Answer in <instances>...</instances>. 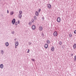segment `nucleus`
Segmentation results:
<instances>
[{"mask_svg": "<svg viewBox=\"0 0 76 76\" xmlns=\"http://www.w3.org/2000/svg\"><path fill=\"white\" fill-rule=\"evenodd\" d=\"M53 35L55 37H57L58 35V33L57 31H55L53 33Z\"/></svg>", "mask_w": 76, "mask_h": 76, "instance_id": "1", "label": "nucleus"}, {"mask_svg": "<svg viewBox=\"0 0 76 76\" xmlns=\"http://www.w3.org/2000/svg\"><path fill=\"white\" fill-rule=\"evenodd\" d=\"M47 7L48 9H51V5L50 4H47Z\"/></svg>", "mask_w": 76, "mask_h": 76, "instance_id": "2", "label": "nucleus"}, {"mask_svg": "<svg viewBox=\"0 0 76 76\" xmlns=\"http://www.w3.org/2000/svg\"><path fill=\"white\" fill-rule=\"evenodd\" d=\"M60 21H61V18H57V22H60Z\"/></svg>", "mask_w": 76, "mask_h": 76, "instance_id": "3", "label": "nucleus"}, {"mask_svg": "<svg viewBox=\"0 0 76 76\" xmlns=\"http://www.w3.org/2000/svg\"><path fill=\"white\" fill-rule=\"evenodd\" d=\"M39 29L40 31H42L43 29V28L42 26H40L39 27Z\"/></svg>", "mask_w": 76, "mask_h": 76, "instance_id": "4", "label": "nucleus"}, {"mask_svg": "<svg viewBox=\"0 0 76 76\" xmlns=\"http://www.w3.org/2000/svg\"><path fill=\"white\" fill-rule=\"evenodd\" d=\"M35 15L36 16H38L39 15V13L37 11H36L35 12Z\"/></svg>", "mask_w": 76, "mask_h": 76, "instance_id": "5", "label": "nucleus"}, {"mask_svg": "<svg viewBox=\"0 0 76 76\" xmlns=\"http://www.w3.org/2000/svg\"><path fill=\"white\" fill-rule=\"evenodd\" d=\"M32 28L33 30H35V29H36V27H35V25H33L32 26Z\"/></svg>", "mask_w": 76, "mask_h": 76, "instance_id": "6", "label": "nucleus"}, {"mask_svg": "<svg viewBox=\"0 0 76 76\" xmlns=\"http://www.w3.org/2000/svg\"><path fill=\"white\" fill-rule=\"evenodd\" d=\"M15 19H14L12 20V24H14V23H15Z\"/></svg>", "mask_w": 76, "mask_h": 76, "instance_id": "7", "label": "nucleus"}, {"mask_svg": "<svg viewBox=\"0 0 76 76\" xmlns=\"http://www.w3.org/2000/svg\"><path fill=\"white\" fill-rule=\"evenodd\" d=\"M48 44H46L45 45V48H48Z\"/></svg>", "mask_w": 76, "mask_h": 76, "instance_id": "8", "label": "nucleus"}, {"mask_svg": "<svg viewBox=\"0 0 76 76\" xmlns=\"http://www.w3.org/2000/svg\"><path fill=\"white\" fill-rule=\"evenodd\" d=\"M73 47L74 49H75V48H76V44H74L73 45Z\"/></svg>", "mask_w": 76, "mask_h": 76, "instance_id": "9", "label": "nucleus"}, {"mask_svg": "<svg viewBox=\"0 0 76 76\" xmlns=\"http://www.w3.org/2000/svg\"><path fill=\"white\" fill-rule=\"evenodd\" d=\"M51 50L52 51H54V47H52L51 48Z\"/></svg>", "mask_w": 76, "mask_h": 76, "instance_id": "10", "label": "nucleus"}, {"mask_svg": "<svg viewBox=\"0 0 76 76\" xmlns=\"http://www.w3.org/2000/svg\"><path fill=\"white\" fill-rule=\"evenodd\" d=\"M18 44H19V43H18V42H15V45L16 46H18Z\"/></svg>", "mask_w": 76, "mask_h": 76, "instance_id": "11", "label": "nucleus"}, {"mask_svg": "<svg viewBox=\"0 0 76 76\" xmlns=\"http://www.w3.org/2000/svg\"><path fill=\"white\" fill-rule=\"evenodd\" d=\"M22 16V15H21L20 14H19L18 15V17H19V18H21Z\"/></svg>", "mask_w": 76, "mask_h": 76, "instance_id": "12", "label": "nucleus"}, {"mask_svg": "<svg viewBox=\"0 0 76 76\" xmlns=\"http://www.w3.org/2000/svg\"><path fill=\"white\" fill-rule=\"evenodd\" d=\"M5 45L7 47V46H9V43H8V42H6L5 43Z\"/></svg>", "mask_w": 76, "mask_h": 76, "instance_id": "13", "label": "nucleus"}, {"mask_svg": "<svg viewBox=\"0 0 76 76\" xmlns=\"http://www.w3.org/2000/svg\"><path fill=\"white\" fill-rule=\"evenodd\" d=\"M13 13H14V12L13 11H12L10 12V15H13Z\"/></svg>", "mask_w": 76, "mask_h": 76, "instance_id": "14", "label": "nucleus"}, {"mask_svg": "<svg viewBox=\"0 0 76 76\" xmlns=\"http://www.w3.org/2000/svg\"><path fill=\"white\" fill-rule=\"evenodd\" d=\"M0 67L1 69L3 68V64H1L0 65Z\"/></svg>", "mask_w": 76, "mask_h": 76, "instance_id": "15", "label": "nucleus"}, {"mask_svg": "<svg viewBox=\"0 0 76 76\" xmlns=\"http://www.w3.org/2000/svg\"><path fill=\"white\" fill-rule=\"evenodd\" d=\"M69 38H72V34H70L69 35Z\"/></svg>", "mask_w": 76, "mask_h": 76, "instance_id": "16", "label": "nucleus"}, {"mask_svg": "<svg viewBox=\"0 0 76 76\" xmlns=\"http://www.w3.org/2000/svg\"><path fill=\"white\" fill-rule=\"evenodd\" d=\"M59 44L60 45H62V42H61V41H60L59 42Z\"/></svg>", "mask_w": 76, "mask_h": 76, "instance_id": "17", "label": "nucleus"}, {"mask_svg": "<svg viewBox=\"0 0 76 76\" xmlns=\"http://www.w3.org/2000/svg\"><path fill=\"white\" fill-rule=\"evenodd\" d=\"M46 42L47 43V44H50V40H47L46 41Z\"/></svg>", "mask_w": 76, "mask_h": 76, "instance_id": "18", "label": "nucleus"}, {"mask_svg": "<svg viewBox=\"0 0 76 76\" xmlns=\"http://www.w3.org/2000/svg\"><path fill=\"white\" fill-rule=\"evenodd\" d=\"M34 19L35 20H37V17L36 16H35L34 18Z\"/></svg>", "mask_w": 76, "mask_h": 76, "instance_id": "19", "label": "nucleus"}, {"mask_svg": "<svg viewBox=\"0 0 76 76\" xmlns=\"http://www.w3.org/2000/svg\"><path fill=\"white\" fill-rule=\"evenodd\" d=\"M19 12L20 14L21 15V14H22V11H19Z\"/></svg>", "mask_w": 76, "mask_h": 76, "instance_id": "20", "label": "nucleus"}, {"mask_svg": "<svg viewBox=\"0 0 76 76\" xmlns=\"http://www.w3.org/2000/svg\"><path fill=\"white\" fill-rule=\"evenodd\" d=\"M74 60L75 61H76V56H75Z\"/></svg>", "mask_w": 76, "mask_h": 76, "instance_id": "21", "label": "nucleus"}, {"mask_svg": "<svg viewBox=\"0 0 76 76\" xmlns=\"http://www.w3.org/2000/svg\"><path fill=\"white\" fill-rule=\"evenodd\" d=\"M31 22H34V20L33 19H32L31 20Z\"/></svg>", "mask_w": 76, "mask_h": 76, "instance_id": "22", "label": "nucleus"}, {"mask_svg": "<svg viewBox=\"0 0 76 76\" xmlns=\"http://www.w3.org/2000/svg\"><path fill=\"white\" fill-rule=\"evenodd\" d=\"M41 9H39L38 11L39 12H41Z\"/></svg>", "mask_w": 76, "mask_h": 76, "instance_id": "23", "label": "nucleus"}, {"mask_svg": "<svg viewBox=\"0 0 76 76\" xmlns=\"http://www.w3.org/2000/svg\"><path fill=\"white\" fill-rule=\"evenodd\" d=\"M31 60H32L33 61H35V60L34 59H31Z\"/></svg>", "mask_w": 76, "mask_h": 76, "instance_id": "24", "label": "nucleus"}, {"mask_svg": "<svg viewBox=\"0 0 76 76\" xmlns=\"http://www.w3.org/2000/svg\"><path fill=\"white\" fill-rule=\"evenodd\" d=\"M42 19L43 20H44V17H42Z\"/></svg>", "mask_w": 76, "mask_h": 76, "instance_id": "25", "label": "nucleus"}, {"mask_svg": "<svg viewBox=\"0 0 76 76\" xmlns=\"http://www.w3.org/2000/svg\"><path fill=\"white\" fill-rule=\"evenodd\" d=\"M73 56V53H71V56Z\"/></svg>", "mask_w": 76, "mask_h": 76, "instance_id": "26", "label": "nucleus"}, {"mask_svg": "<svg viewBox=\"0 0 76 76\" xmlns=\"http://www.w3.org/2000/svg\"><path fill=\"white\" fill-rule=\"evenodd\" d=\"M42 37H44V34L43 33H42Z\"/></svg>", "mask_w": 76, "mask_h": 76, "instance_id": "27", "label": "nucleus"}, {"mask_svg": "<svg viewBox=\"0 0 76 76\" xmlns=\"http://www.w3.org/2000/svg\"><path fill=\"white\" fill-rule=\"evenodd\" d=\"M74 34H76V30H75V31H74Z\"/></svg>", "mask_w": 76, "mask_h": 76, "instance_id": "28", "label": "nucleus"}, {"mask_svg": "<svg viewBox=\"0 0 76 76\" xmlns=\"http://www.w3.org/2000/svg\"><path fill=\"white\" fill-rule=\"evenodd\" d=\"M27 53H29V49H28V50Z\"/></svg>", "mask_w": 76, "mask_h": 76, "instance_id": "29", "label": "nucleus"}, {"mask_svg": "<svg viewBox=\"0 0 76 76\" xmlns=\"http://www.w3.org/2000/svg\"><path fill=\"white\" fill-rule=\"evenodd\" d=\"M30 24L31 25V22H29V25H30Z\"/></svg>", "mask_w": 76, "mask_h": 76, "instance_id": "30", "label": "nucleus"}, {"mask_svg": "<svg viewBox=\"0 0 76 76\" xmlns=\"http://www.w3.org/2000/svg\"><path fill=\"white\" fill-rule=\"evenodd\" d=\"M20 22H19V21H18V24H19Z\"/></svg>", "mask_w": 76, "mask_h": 76, "instance_id": "31", "label": "nucleus"}, {"mask_svg": "<svg viewBox=\"0 0 76 76\" xmlns=\"http://www.w3.org/2000/svg\"><path fill=\"white\" fill-rule=\"evenodd\" d=\"M7 13H9V11L8 10H7Z\"/></svg>", "mask_w": 76, "mask_h": 76, "instance_id": "32", "label": "nucleus"}, {"mask_svg": "<svg viewBox=\"0 0 76 76\" xmlns=\"http://www.w3.org/2000/svg\"><path fill=\"white\" fill-rule=\"evenodd\" d=\"M1 52H2V53H3V50H1Z\"/></svg>", "mask_w": 76, "mask_h": 76, "instance_id": "33", "label": "nucleus"}, {"mask_svg": "<svg viewBox=\"0 0 76 76\" xmlns=\"http://www.w3.org/2000/svg\"><path fill=\"white\" fill-rule=\"evenodd\" d=\"M15 48H17V47H16V46H15Z\"/></svg>", "mask_w": 76, "mask_h": 76, "instance_id": "34", "label": "nucleus"}, {"mask_svg": "<svg viewBox=\"0 0 76 76\" xmlns=\"http://www.w3.org/2000/svg\"><path fill=\"white\" fill-rule=\"evenodd\" d=\"M15 41L16 40V39H15Z\"/></svg>", "mask_w": 76, "mask_h": 76, "instance_id": "35", "label": "nucleus"}, {"mask_svg": "<svg viewBox=\"0 0 76 76\" xmlns=\"http://www.w3.org/2000/svg\"><path fill=\"white\" fill-rule=\"evenodd\" d=\"M1 0H0V1H1Z\"/></svg>", "mask_w": 76, "mask_h": 76, "instance_id": "36", "label": "nucleus"}]
</instances>
